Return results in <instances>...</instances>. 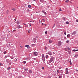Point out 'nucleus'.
Returning a JSON list of instances; mask_svg holds the SVG:
<instances>
[{"instance_id":"15","label":"nucleus","mask_w":78,"mask_h":78,"mask_svg":"<svg viewBox=\"0 0 78 78\" xmlns=\"http://www.w3.org/2000/svg\"><path fill=\"white\" fill-rule=\"evenodd\" d=\"M10 69H11V68L10 67H9V68H7V70H10Z\"/></svg>"},{"instance_id":"6","label":"nucleus","mask_w":78,"mask_h":78,"mask_svg":"<svg viewBox=\"0 0 78 78\" xmlns=\"http://www.w3.org/2000/svg\"><path fill=\"white\" fill-rule=\"evenodd\" d=\"M42 12H43L44 14H45V15H46V12H44V11L42 10Z\"/></svg>"},{"instance_id":"54","label":"nucleus","mask_w":78,"mask_h":78,"mask_svg":"<svg viewBox=\"0 0 78 78\" xmlns=\"http://www.w3.org/2000/svg\"><path fill=\"white\" fill-rule=\"evenodd\" d=\"M15 21H16V19H15Z\"/></svg>"},{"instance_id":"8","label":"nucleus","mask_w":78,"mask_h":78,"mask_svg":"<svg viewBox=\"0 0 78 78\" xmlns=\"http://www.w3.org/2000/svg\"><path fill=\"white\" fill-rule=\"evenodd\" d=\"M42 59H43V58H45V57L44 56V54H42Z\"/></svg>"},{"instance_id":"28","label":"nucleus","mask_w":78,"mask_h":78,"mask_svg":"<svg viewBox=\"0 0 78 78\" xmlns=\"http://www.w3.org/2000/svg\"><path fill=\"white\" fill-rule=\"evenodd\" d=\"M63 20H65V18H64V17L63 18Z\"/></svg>"},{"instance_id":"24","label":"nucleus","mask_w":78,"mask_h":78,"mask_svg":"<svg viewBox=\"0 0 78 78\" xmlns=\"http://www.w3.org/2000/svg\"><path fill=\"white\" fill-rule=\"evenodd\" d=\"M58 78H62V76H60Z\"/></svg>"},{"instance_id":"29","label":"nucleus","mask_w":78,"mask_h":78,"mask_svg":"<svg viewBox=\"0 0 78 78\" xmlns=\"http://www.w3.org/2000/svg\"><path fill=\"white\" fill-rule=\"evenodd\" d=\"M48 58V55L46 56V58Z\"/></svg>"},{"instance_id":"55","label":"nucleus","mask_w":78,"mask_h":78,"mask_svg":"<svg viewBox=\"0 0 78 78\" xmlns=\"http://www.w3.org/2000/svg\"><path fill=\"white\" fill-rule=\"evenodd\" d=\"M45 25H46V24H45Z\"/></svg>"},{"instance_id":"46","label":"nucleus","mask_w":78,"mask_h":78,"mask_svg":"<svg viewBox=\"0 0 78 78\" xmlns=\"http://www.w3.org/2000/svg\"><path fill=\"white\" fill-rule=\"evenodd\" d=\"M33 45H35V44H32Z\"/></svg>"},{"instance_id":"37","label":"nucleus","mask_w":78,"mask_h":78,"mask_svg":"<svg viewBox=\"0 0 78 78\" xmlns=\"http://www.w3.org/2000/svg\"><path fill=\"white\" fill-rule=\"evenodd\" d=\"M18 28H21V27H18Z\"/></svg>"},{"instance_id":"30","label":"nucleus","mask_w":78,"mask_h":78,"mask_svg":"<svg viewBox=\"0 0 78 78\" xmlns=\"http://www.w3.org/2000/svg\"><path fill=\"white\" fill-rule=\"evenodd\" d=\"M16 31V30H13V31L14 32H15V31Z\"/></svg>"},{"instance_id":"39","label":"nucleus","mask_w":78,"mask_h":78,"mask_svg":"<svg viewBox=\"0 0 78 78\" xmlns=\"http://www.w3.org/2000/svg\"><path fill=\"white\" fill-rule=\"evenodd\" d=\"M43 59V62H44V61H45V60H44V59Z\"/></svg>"},{"instance_id":"17","label":"nucleus","mask_w":78,"mask_h":78,"mask_svg":"<svg viewBox=\"0 0 78 78\" xmlns=\"http://www.w3.org/2000/svg\"><path fill=\"white\" fill-rule=\"evenodd\" d=\"M75 57L77 58L78 57V55H76L75 56Z\"/></svg>"},{"instance_id":"32","label":"nucleus","mask_w":78,"mask_h":78,"mask_svg":"<svg viewBox=\"0 0 78 78\" xmlns=\"http://www.w3.org/2000/svg\"><path fill=\"white\" fill-rule=\"evenodd\" d=\"M59 11H62V10L61 9H59Z\"/></svg>"},{"instance_id":"53","label":"nucleus","mask_w":78,"mask_h":78,"mask_svg":"<svg viewBox=\"0 0 78 78\" xmlns=\"http://www.w3.org/2000/svg\"><path fill=\"white\" fill-rule=\"evenodd\" d=\"M24 25H26V24H24Z\"/></svg>"},{"instance_id":"50","label":"nucleus","mask_w":78,"mask_h":78,"mask_svg":"<svg viewBox=\"0 0 78 78\" xmlns=\"http://www.w3.org/2000/svg\"><path fill=\"white\" fill-rule=\"evenodd\" d=\"M28 33H30V31H28Z\"/></svg>"},{"instance_id":"23","label":"nucleus","mask_w":78,"mask_h":78,"mask_svg":"<svg viewBox=\"0 0 78 78\" xmlns=\"http://www.w3.org/2000/svg\"><path fill=\"white\" fill-rule=\"evenodd\" d=\"M57 72H58V73H59V70H58H58H57Z\"/></svg>"},{"instance_id":"26","label":"nucleus","mask_w":78,"mask_h":78,"mask_svg":"<svg viewBox=\"0 0 78 78\" xmlns=\"http://www.w3.org/2000/svg\"><path fill=\"white\" fill-rule=\"evenodd\" d=\"M58 68H59V69H62V68H61V67H58Z\"/></svg>"},{"instance_id":"9","label":"nucleus","mask_w":78,"mask_h":78,"mask_svg":"<svg viewBox=\"0 0 78 78\" xmlns=\"http://www.w3.org/2000/svg\"><path fill=\"white\" fill-rule=\"evenodd\" d=\"M28 7L29 8H31V5H29Z\"/></svg>"},{"instance_id":"31","label":"nucleus","mask_w":78,"mask_h":78,"mask_svg":"<svg viewBox=\"0 0 78 78\" xmlns=\"http://www.w3.org/2000/svg\"><path fill=\"white\" fill-rule=\"evenodd\" d=\"M45 34H47V31H46L45 32Z\"/></svg>"},{"instance_id":"51","label":"nucleus","mask_w":78,"mask_h":78,"mask_svg":"<svg viewBox=\"0 0 78 78\" xmlns=\"http://www.w3.org/2000/svg\"><path fill=\"white\" fill-rule=\"evenodd\" d=\"M76 71L78 72V70H76Z\"/></svg>"},{"instance_id":"22","label":"nucleus","mask_w":78,"mask_h":78,"mask_svg":"<svg viewBox=\"0 0 78 78\" xmlns=\"http://www.w3.org/2000/svg\"><path fill=\"white\" fill-rule=\"evenodd\" d=\"M64 34H65V35H66V32H65V31H64Z\"/></svg>"},{"instance_id":"33","label":"nucleus","mask_w":78,"mask_h":78,"mask_svg":"<svg viewBox=\"0 0 78 78\" xmlns=\"http://www.w3.org/2000/svg\"><path fill=\"white\" fill-rule=\"evenodd\" d=\"M4 55H5V54L6 53V51H5L4 52Z\"/></svg>"},{"instance_id":"21","label":"nucleus","mask_w":78,"mask_h":78,"mask_svg":"<svg viewBox=\"0 0 78 78\" xmlns=\"http://www.w3.org/2000/svg\"><path fill=\"white\" fill-rule=\"evenodd\" d=\"M42 20H43V22H45V20H44V19H42Z\"/></svg>"},{"instance_id":"35","label":"nucleus","mask_w":78,"mask_h":78,"mask_svg":"<svg viewBox=\"0 0 78 78\" xmlns=\"http://www.w3.org/2000/svg\"><path fill=\"white\" fill-rule=\"evenodd\" d=\"M17 78H21V76L18 77Z\"/></svg>"},{"instance_id":"2","label":"nucleus","mask_w":78,"mask_h":78,"mask_svg":"<svg viewBox=\"0 0 78 78\" xmlns=\"http://www.w3.org/2000/svg\"><path fill=\"white\" fill-rule=\"evenodd\" d=\"M67 49H68V53H69V55H70V52H71L70 49V48H67Z\"/></svg>"},{"instance_id":"34","label":"nucleus","mask_w":78,"mask_h":78,"mask_svg":"<svg viewBox=\"0 0 78 78\" xmlns=\"http://www.w3.org/2000/svg\"><path fill=\"white\" fill-rule=\"evenodd\" d=\"M66 43H69V41H66Z\"/></svg>"},{"instance_id":"14","label":"nucleus","mask_w":78,"mask_h":78,"mask_svg":"<svg viewBox=\"0 0 78 78\" xmlns=\"http://www.w3.org/2000/svg\"><path fill=\"white\" fill-rule=\"evenodd\" d=\"M69 0H67L66 1H65V2H66V3H68V2H69Z\"/></svg>"},{"instance_id":"43","label":"nucleus","mask_w":78,"mask_h":78,"mask_svg":"<svg viewBox=\"0 0 78 78\" xmlns=\"http://www.w3.org/2000/svg\"><path fill=\"white\" fill-rule=\"evenodd\" d=\"M20 47L21 48H22L23 47L22 46H20Z\"/></svg>"},{"instance_id":"5","label":"nucleus","mask_w":78,"mask_h":78,"mask_svg":"<svg viewBox=\"0 0 78 78\" xmlns=\"http://www.w3.org/2000/svg\"><path fill=\"white\" fill-rule=\"evenodd\" d=\"M58 45L60 47V46H61V41H59L58 44Z\"/></svg>"},{"instance_id":"20","label":"nucleus","mask_w":78,"mask_h":78,"mask_svg":"<svg viewBox=\"0 0 78 78\" xmlns=\"http://www.w3.org/2000/svg\"><path fill=\"white\" fill-rule=\"evenodd\" d=\"M67 37H70V34H68L67 35Z\"/></svg>"},{"instance_id":"47","label":"nucleus","mask_w":78,"mask_h":78,"mask_svg":"<svg viewBox=\"0 0 78 78\" xmlns=\"http://www.w3.org/2000/svg\"><path fill=\"white\" fill-rule=\"evenodd\" d=\"M53 27H55V25L52 27V28H53Z\"/></svg>"},{"instance_id":"44","label":"nucleus","mask_w":78,"mask_h":78,"mask_svg":"<svg viewBox=\"0 0 78 78\" xmlns=\"http://www.w3.org/2000/svg\"><path fill=\"white\" fill-rule=\"evenodd\" d=\"M34 1V2H35V1H36V0H33Z\"/></svg>"},{"instance_id":"4","label":"nucleus","mask_w":78,"mask_h":78,"mask_svg":"<svg viewBox=\"0 0 78 78\" xmlns=\"http://www.w3.org/2000/svg\"><path fill=\"white\" fill-rule=\"evenodd\" d=\"M33 55H34V56H36L37 55V53L36 52H34Z\"/></svg>"},{"instance_id":"41","label":"nucleus","mask_w":78,"mask_h":78,"mask_svg":"<svg viewBox=\"0 0 78 78\" xmlns=\"http://www.w3.org/2000/svg\"><path fill=\"white\" fill-rule=\"evenodd\" d=\"M2 63H0V66H2Z\"/></svg>"},{"instance_id":"18","label":"nucleus","mask_w":78,"mask_h":78,"mask_svg":"<svg viewBox=\"0 0 78 78\" xmlns=\"http://www.w3.org/2000/svg\"><path fill=\"white\" fill-rule=\"evenodd\" d=\"M69 62V63H70V65H72V62H71V61H70Z\"/></svg>"},{"instance_id":"52","label":"nucleus","mask_w":78,"mask_h":78,"mask_svg":"<svg viewBox=\"0 0 78 78\" xmlns=\"http://www.w3.org/2000/svg\"><path fill=\"white\" fill-rule=\"evenodd\" d=\"M34 59L35 60V59H36V58H34Z\"/></svg>"},{"instance_id":"1","label":"nucleus","mask_w":78,"mask_h":78,"mask_svg":"<svg viewBox=\"0 0 78 78\" xmlns=\"http://www.w3.org/2000/svg\"><path fill=\"white\" fill-rule=\"evenodd\" d=\"M53 61V57H51L50 59V60L49 61V63H51V62H52Z\"/></svg>"},{"instance_id":"7","label":"nucleus","mask_w":78,"mask_h":78,"mask_svg":"<svg viewBox=\"0 0 78 78\" xmlns=\"http://www.w3.org/2000/svg\"><path fill=\"white\" fill-rule=\"evenodd\" d=\"M49 43H51L52 42V40H49Z\"/></svg>"},{"instance_id":"25","label":"nucleus","mask_w":78,"mask_h":78,"mask_svg":"<svg viewBox=\"0 0 78 78\" xmlns=\"http://www.w3.org/2000/svg\"><path fill=\"white\" fill-rule=\"evenodd\" d=\"M66 24H69V23L68 22H66Z\"/></svg>"},{"instance_id":"40","label":"nucleus","mask_w":78,"mask_h":78,"mask_svg":"<svg viewBox=\"0 0 78 78\" xmlns=\"http://www.w3.org/2000/svg\"><path fill=\"white\" fill-rule=\"evenodd\" d=\"M43 59V62H44V61H45V60H44V59Z\"/></svg>"},{"instance_id":"45","label":"nucleus","mask_w":78,"mask_h":78,"mask_svg":"<svg viewBox=\"0 0 78 78\" xmlns=\"http://www.w3.org/2000/svg\"><path fill=\"white\" fill-rule=\"evenodd\" d=\"M41 25H44V23H42V24H41Z\"/></svg>"},{"instance_id":"38","label":"nucleus","mask_w":78,"mask_h":78,"mask_svg":"<svg viewBox=\"0 0 78 78\" xmlns=\"http://www.w3.org/2000/svg\"><path fill=\"white\" fill-rule=\"evenodd\" d=\"M29 25H30V27H31V23H30Z\"/></svg>"},{"instance_id":"11","label":"nucleus","mask_w":78,"mask_h":78,"mask_svg":"<svg viewBox=\"0 0 78 78\" xmlns=\"http://www.w3.org/2000/svg\"><path fill=\"white\" fill-rule=\"evenodd\" d=\"M26 47L28 48H30V46H29V45H27Z\"/></svg>"},{"instance_id":"19","label":"nucleus","mask_w":78,"mask_h":78,"mask_svg":"<svg viewBox=\"0 0 78 78\" xmlns=\"http://www.w3.org/2000/svg\"><path fill=\"white\" fill-rule=\"evenodd\" d=\"M23 63L24 64H25L26 63V61H23Z\"/></svg>"},{"instance_id":"49","label":"nucleus","mask_w":78,"mask_h":78,"mask_svg":"<svg viewBox=\"0 0 78 78\" xmlns=\"http://www.w3.org/2000/svg\"><path fill=\"white\" fill-rule=\"evenodd\" d=\"M42 21H41V23H42Z\"/></svg>"},{"instance_id":"3","label":"nucleus","mask_w":78,"mask_h":78,"mask_svg":"<svg viewBox=\"0 0 78 78\" xmlns=\"http://www.w3.org/2000/svg\"><path fill=\"white\" fill-rule=\"evenodd\" d=\"M66 74L67 75L69 74V73H68V68H66Z\"/></svg>"},{"instance_id":"27","label":"nucleus","mask_w":78,"mask_h":78,"mask_svg":"<svg viewBox=\"0 0 78 78\" xmlns=\"http://www.w3.org/2000/svg\"><path fill=\"white\" fill-rule=\"evenodd\" d=\"M41 69H42L43 70H44V67H42L41 68Z\"/></svg>"},{"instance_id":"12","label":"nucleus","mask_w":78,"mask_h":78,"mask_svg":"<svg viewBox=\"0 0 78 78\" xmlns=\"http://www.w3.org/2000/svg\"><path fill=\"white\" fill-rule=\"evenodd\" d=\"M11 9L12 10H13L14 11H16V9L14 8L12 9Z\"/></svg>"},{"instance_id":"10","label":"nucleus","mask_w":78,"mask_h":78,"mask_svg":"<svg viewBox=\"0 0 78 78\" xmlns=\"http://www.w3.org/2000/svg\"><path fill=\"white\" fill-rule=\"evenodd\" d=\"M73 51H78V50H75V49H74L73 50Z\"/></svg>"},{"instance_id":"36","label":"nucleus","mask_w":78,"mask_h":78,"mask_svg":"<svg viewBox=\"0 0 78 78\" xmlns=\"http://www.w3.org/2000/svg\"><path fill=\"white\" fill-rule=\"evenodd\" d=\"M76 21L77 22H78V20H76Z\"/></svg>"},{"instance_id":"16","label":"nucleus","mask_w":78,"mask_h":78,"mask_svg":"<svg viewBox=\"0 0 78 78\" xmlns=\"http://www.w3.org/2000/svg\"><path fill=\"white\" fill-rule=\"evenodd\" d=\"M65 51H67V49L66 48H65Z\"/></svg>"},{"instance_id":"48","label":"nucleus","mask_w":78,"mask_h":78,"mask_svg":"<svg viewBox=\"0 0 78 78\" xmlns=\"http://www.w3.org/2000/svg\"><path fill=\"white\" fill-rule=\"evenodd\" d=\"M16 61H17V59H16Z\"/></svg>"},{"instance_id":"13","label":"nucleus","mask_w":78,"mask_h":78,"mask_svg":"<svg viewBox=\"0 0 78 78\" xmlns=\"http://www.w3.org/2000/svg\"><path fill=\"white\" fill-rule=\"evenodd\" d=\"M29 72L30 73H32V71H31V70H29Z\"/></svg>"},{"instance_id":"42","label":"nucleus","mask_w":78,"mask_h":78,"mask_svg":"<svg viewBox=\"0 0 78 78\" xmlns=\"http://www.w3.org/2000/svg\"><path fill=\"white\" fill-rule=\"evenodd\" d=\"M45 50H46V49H47V47H46L45 48Z\"/></svg>"}]
</instances>
